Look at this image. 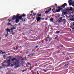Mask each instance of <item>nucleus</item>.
I'll return each instance as SVG.
<instances>
[{
	"label": "nucleus",
	"mask_w": 74,
	"mask_h": 74,
	"mask_svg": "<svg viewBox=\"0 0 74 74\" xmlns=\"http://www.w3.org/2000/svg\"><path fill=\"white\" fill-rule=\"evenodd\" d=\"M19 14H17L16 16H14L12 18V20H14L15 19H16V23H18V22H19V19H22V17L21 16H19Z\"/></svg>",
	"instance_id": "obj_1"
},
{
	"label": "nucleus",
	"mask_w": 74,
	"mask_h": 74,
	"mask_svg": "<svg viewBox=\"0 0 74 74\" xmlns=\"http://www.w3.org/2000/svg\"><path fill=\"white\" fill-rule=\"evenodd\" d=\"M11 60L12 62H14V60H15V61L14 62V64L15 66H16L17 64H19V63H20V62H19V60H18L17 59L15 58L12 59Z\"/></svg>",
	"instance_id": "obj_2"
},
{
	"label": "nucleus",
	"mask_w": 74,
	"mask_h": 74,
	"mask_svg": "<svg viewBox=\"0 0 74 74\" xmlns=\"http://www.w3.org/2000/svg\"><path fill=\"white\" fill-rule=\"evenodd\" d=\"M65 6H67V3H64L60 7V10H62L63 8H65Z\"/></svg>",
	"instance_id": "obj_3"
},
{
	"label": "nucleus",
	"mask_w": 74,
	"mask_h": 74,
	"mask_svg": "<svg viewBox=\"0 0 74 74\" xmlns=\"http://www.w3.org/2000/svg\"><path fill=\"white\" fill-rule=\"evenodd\" d=\"M70 2H72V3H71ZM68 3L69 4V5H73V4H74V2H73L71 0H69L68 1Z\"/></svg>",
	"instance_id": "obj_4"
},
{
	"label": "nucleus",
	"mask_w": 74,
	"mask_h": 74,
	"mask_svg": "<svg viewBox=\"0 0 74 74\" xmlns=\"http://www.w3.org/2000/svg\"><path fill=\"white\" fill-rule=\"evenodd\" d=\"M48 10H49L48 11H47L45 12V14H48V12H49L51 10H52V9L51 8H48Z\"/></svg>",
	"instance_id": "obj_5"
},
{
	"label": "nucleus",
	"mask_w": 74,
	"mask_h": 74,
	"mask_svg": "<svg viewBox=\"0 0 74 74\" xmlns=\"http://www.w3.org/2000/svg\"><path fill=\"white\" fill-rule=\"evenodd\" d=\"M2 64V66H0V69H1V68L2 69H4V68H5V65L4 64Z\"/></svg>",
	"instance_id": "obj_6"
},
{
	"label": "nucleus",
	"mask_w": 74,
	"mask_h": 74,
	"mask_svg": "<svg viewBox=\"0 0 74 74\" xmlns=\"http://www.w3.org/2000/svg\"><path fill=\"white\" fill-rule=\"evenodd\" d=\"M11 60H8L7 61V63L8 64V66H10V64H11Z\"/></svg>",
	"instance_id": "obj_7"
},
{
	"label": "nucleus",
	"mask_w": 74,
	"mask_h": 74,
	"mask_svg": "<svg viewBox=\"0 0 74 74\" xmlns=\"http://www.w3.org/2000/svg\"><path fill=\"white\" fill-rule=\"evenodd\" d=\"M69 11V9H64V10H63V12H68V11Z\"/></svg>",
	"instance_id": "obj_8"
},
{
	"label": "nucleus",
	"mask_w": 74,
	"mask_h": 74,
	"mask_svg": "<svg viewBox=\"0 0 74 74\" xmlns=\"http://www.w3.org/2000/svg\"><path fill=\"white\" fill-rule=\"evenodd\" d=\"M60 20L62 21V22H63L64 24L65 23V22H66V19L61 18L60 19Z\"/></svg>",
	"instance_id": "obj_9"
},
{
	"label": "nucleus",
	"mask_w": 74,
	"mask_h": 74,
	"mask_svg": "<svg viewBox=\"0 0 74 74\" xmlns=\"http://www.w3.org/2000/svg\"><path fill=\"white\" fill-rule=\"evenodd\" d=\"M21 20H22V21H23V22H25L26 21V18H23L20 19Z\"/></svg>",
	"instance_id": "obj_10"
},
{
	"label": "nucleus",
	"mask_w": 74,
	"mask_h": 74,
	"mask_svg": "<svg viewBox=\"0 0 74 74\" xmlns=\"http://www.w3.org/2000/svg\"><path fill=\"white\" fill-rule=\"evenodd\" d=\"M15 66V69H16V68H18L19 67H21V66H20V65L17 64V65H16Z\"/></svg>",
	"instance_id": "obj_11"
},
{
	"label": "nucleus",
	"mask_w": 74,
	"mask_h": 74,
	"mask_svg": "<svg viewBox=\"0 0 74 74\" xmlns=\"http://www.w3.org/2000/svg\"><path fill=\"white\" fill-rule=\"evenodd\" d=\"M60 7L59 8V9H58V10H56V12H60Z\"/></svg>",
	"instance_id": "obj_12"
},
{
	"label": "nucleus",
	"mask_w": 74,
	"mask_h": 74,
	"mask_svg": "<svg viewBox=\"0 0 74 74\" xmlns=\"http://www.w3.org/2000/svg\"><path fill=\"white\" fill-rule=\"evenodd\" d=\"M40 19H41V18L39 17H38L37 22H38V21H40Z\"/></svg>",
	"instance_id": "obj_13"
},
{
	"label": "nucleus",
	"mask_w": 74,
	"mask_h": 74,
	"mask_svg": "<svg viewBox=\"0 0 74 74\" xmlns=\"http://www.w3.org/2000/svg\"><path fill=\"white\" fill-rule=\"evenodd\" d=\"M25 16H26V14H23L21 16V17H25Z\"/></svg>",
	"instance_id": "obj_14"
},
{
	"label": "nucleus",
	"mask_w": 74,
	"mask_h": 74,
	"mask_svg": "<svg viewBox=\"0 0 74 74\" xmlns=\"http://www.w3.org/2000/svg\"><path fill=\"white\" fill-rule=\"evenodd\" d=\"M66 14H67L66 12H62V15H66Z\"/></svg>",
	"instance_id": "obj_15"
},
{
	"label": "nucleus",
	"mask_w": 74,
	"mask_h": 74,
	"mask_svg": "<svg viewBox=\"0 0 74 74\" xmlns=\"http://www.w3.org/2000/svg\"><path fill=\"white\" fill-rule=\"evenodd\" d=\"M50 22H53V18H51L50 19Z\"/></svg>",
	"instance_id": "obj_16"
},
{
	"label": "nucleus",
	"mask_w": 74,
	"mask_h": 74,
	"mask_svg": "<svg viewBox=\"0 0 74 74\" xmlns=\"http://www.w3.org/2000/svg\"><path fill=\"white\" fill-rule=\"evenodd\" d=\"M69 11H73V8L71 7H70V8L69 9Z\"/></svg>",
	"instance_id": "obj_17"
},
{
	"label": "nucleus",
	"mask_w": 74,
	"mask_h": 74,
	"mask_svg": "<svg viewBox=\"0 0 74 74\" xmlns=\"http://www.w3.org/2000/svg\"><path fill=\"white\" fill-rule=\"evenodd\" d=\"M6 31H8L9 33H10V29L7 28L6 29Z\"/></svg>",
	"instance_id": "obj_18"
},
{
	"label": "nucleus",
	"mask_w": 74,
	"mask_h": 74,
	"mask_svg": "<svg viewBox=\"0 0 74 74\" xmlns=\"http://www.w3.org/2000/svg\"><path fill=\"white\" fill-rule=\"evenodd\" d=\"M37 16H38V17H41V14H38Z\"/></svg>",
	"instance_id": "obj_19"
},
{
	"label": "nucleus",
	"mask_w": 74,
	"mask_h": 74,
	"mask_svg": "<svg viewBox=\"0 0 74 74\" xmlns=\"http://www.w3.org/2000/svg\"><path fill=\"white\" fill-rule=\"evenodd\" d=\"M27 70V69H26L23 70L22 71L23 73L24 72H25V71H26Z\"/></svg>",
	"instance_id": "obj_20"
},
{
	"label": "nucleus",
	"mask_w": 74,
	"mask_h": 74,
	"mask_svg": "<svg viewBox=\"0 0 74 74\" xmlns=\"http://www.w3.org/2000/svg\"><path fill=\"white\" fill-rule=\"evenodd\" d=\"M74 18H73L72 19H70V21H74Z\"/></svg>",
	"instance_id": "obj_21"
},
{
	"label": "nucleus",
	"mask_w": 74,
	"mask_h": 74,
	"mask_svg": "<svg viewBox=\"0 0 74 74\" xmlns=\"http://www.w3.org/2000/svg\"><path fill=\"white\" fill-rule=\"evenodd\" d=\"M58 23H62V20L60 21L59 20V21H58Z\"/></svg>",
	"instance_id": "obj_22"
},
{
	"label": "nucleus",
	"mask_w": 74,
	"mask_h": 74,
	"mask_svg": "<svg viewBox=\"0 0 74 74\" xmlns=\"http://www.w3.org/2000/svg\"><path fill=\"white\" fill-rule=\"evenodd\" d=\"M27 64H28V66H29V65H30V66H32V64H30L29 62H27Z\"/></svg>",
	"instance_id": "obj_23"
},
{
	"label": "nucleus",
	"mask_w": 74,
	"mask_h": 74,
	"mask_svg": "<svg viewBox=\"0 0 74 74\" xmlns=\"http://www.w3.org/2000/svg\"><path fill=\"white\" fill-rule=\"evenodd\" d=\"M1 52H2V54L3 55V54H4V53H5V52H3L2 51H1Z\"/></svg>",
	"instance_id": "obj_24"
},
{
	"label": "nucleus",
	"mask_w": 74,
	"mask_h": 74,
	"mask_svg": "<svg viewBox=\"0 0 74 74\" xmlns=\"http://www.w3.org/2000/svg\"><path fill=\"white\" fill-rule=\"evenodd\" d=\"M8 25H11V23H8Z\"/></svg>",
	"instance_id": "obj_25"
},
{
	"label": "nucleus",
	"mask_w": 74,
	"mask_h": 74,
	"mask_svg": "<svg viewBox=\"0 0 74 74\" xmlns=\"http://www.w3.org/2000/svg\"><path fill=\"white\" fill-rule=\"evenodd\" d=\"M56 33H60V32L59 31H57L56 32Z\"/></svg>",
	"instance_id": "obj_26"
},
{
	"label": "nucleus",
	"mask_w": 74,
	"mask_h": 74,
	"mask_svg": "<svg viewBox=\"0 0 74 74\" xmlns=\"http://www.w3.org/2000/svg\"><path fill=\"white\" fill-rule=\"evenodd\" d=\"M34 11L32 10L31 11V14H33V13Z\"/></svg>",
	"instance_id": "obj_27"
},
{
	"label": "nucleus",
	"mask_w": 74,
	"mask_h": 74,
	"mask_svg": "<svg viewBox=\"0 0 74 74\" xmlns=\"http://www.w3.org/2000/svg\"><path fill=\"white\" fill-rule=\"evenodd\" d=\"M18 49V47H16V50H17V49Z\"/></svg>",
	"instance_id": "obj_28"
},
{
	"label": "nucleus",
	"mask_w": 74,
	"mask_h": 74,
	"mask_svg": "<svg viewBox=\"0 0 74 74\" xmlns=\"http://www.w3.org/2000/svg\"><path fill=\"white\" fill-rule=\"evenodd\" d=\"M38 71H38L37 74H40V73H38Z\"/></svg>",
	"instance_id": "obj_29"
},
{
	"label": "nucleus",
	"mask_w": 74,
	"mask_h": 74,
	"mask_svg": "<svg viewBox=\"0 0 74 74\" xmlns=\"http://www.w3.org/2000/svg\"><path fill=\"white\" fill-rule=\"evenodd\" d=\"M13 28H11L10 29L11 30H13Z\"/></svg>",
	"instance_id": "obj_30"
},
{
	"label": "nucleus",
	"mask_w": 74,
	"mask_h": 74,
	"mask_svg": "<svg viewBox=\"0 0 74 74\" xmlns=\"http://www.w3.org/2000/svg\"><path fill=\"white\" fill-rule=\"evenodd\" d=\"M38 65H37V64H36L35 65V66H38Z\"/></svg>",
	"instance_id": "obj_31"
},
{
	"label": "nucleus",
	"mask_w": 74,
	"mask_h": 74,
	"mask_svg": "<svg viewBox=\"0 0 74 74\" xmlns=\"http://www.w3.org/2000/svg\"><path fill=\"white\" fill-rule=\"evenodd\" d=\"M13 30H14V29H16V27H14L13 28Z\"/></svg>",
	"instance_id": "obj_32"
},
{
	"label": "nucleus",
	"mask_w": 74,
	"mask_h": 74,
	"mask_svg": "<svg viewBox=\"0 0 74 74\" xmlns=\"http://www.w3.org/2000/svg\"><path fill=\"white\" fill-rule=\"evenodd\" d=\"M55 6H56V7H57V4H55Z\"/></svg>",
	"instance_id": "obj_33"
},
{
	"label": "nucleus",
	"mask_w": 74,
	"mask_h": 74,
	"mask_svg": "<svg viewBox=\"0 0 74 74\" xmlns=\"http://www.w3.org/2000/svg\"><path fill=\"white\" fill-rule=\"evenodd\" d=\"M38 46H36V48H38Z\"/></svg>",
	"instance_id": "obj_34"
},
{
	"label": "nucleus",
	"mask_w": 74,
	"mask_h": 74,
	"mask_svg": "<svg viewBox=\"0 0 74 74\" xmlns=\"http://www.w3.org/2000/svg\"><path fill=\"white\" fill-rule=\"evenodd\" d=\"M58 38L57 37H56L55 38H54V39H57Z\"/></svg>",
	"instance_id": "obj_35"
},
{
	"label": "nucleus",
	"mask_w": 74,
	"mask_h": 74,
	"mask_svg": "<svg viewBox=\"0 0 74 74\" xmlns=\"http://www.w3.org/2000/svg\"><path fill=\"white\" fill-rule=\"evenodd\" d=\"M9 21H8V22H10L11 21L10 20V19H8Z\"/></svg>",
	"instance_id": "obj_36"
},
{
	"label": "nucleus",
	"mask_w": 74,
	"mask_h": 74,
	"mask_svg": "<svg viewBox=\"0 0 74 74\" xmlns=\"http://www.w3.org/2000/svg\"><path fill=\"white\" fill-rule=\"evenodd\" d=\"M52 11H53V10H55V8H54L52 10Z\"/></svg>",
	"instance_id": "obj_37"
},
{
	"label": "nucleus",
	"mask_w": 74,
	"mask_h": 74,
	"mask_svg": "<svg viewBox=\"0 0 74 74\" xmlns=\"http://www.w3.org/2000/svg\"><path fill=\"white\" fill-rule=\"evenodd\" d=\"M67 65H68V64H65V66H67Z\"/></svg>",
	"instance_id": "obj_38"
},
{
	"label": "nucleus",
	"mask_w": 74,
	"mask_h": 74,
	"mask_svg": "<svg viewBox=\"0 0 74 74\" xmlns=\"http://www.w3.org/2000/svg\"><path fill=\"white\" fill-rule=\"evenodd\" d=\"M53 7V5L51 6V7Z\"/></svg>",
	"instance_id": "obj_39"
},
{
	"label": "nucleus",
	"mask_w": 74,
	"mask_h": 74,
	"mask_svg": "<svg viewBox=\"0 0 74 74\" xmlns=\"http://www.w3.org/2000/svg\"><path fill=\"white\" fill-rule=\"evenodd\" d=\"M21 25V23H19V24H18V25Z\"/></svg>",
	"instance_id": "obj_40"
},
{
	"label": "nucleus",
	"mask_w": 74,
	"mask_h": 74,
	"mask_svg": "<svg viewBox=\"0 0 74 74\" xmlns=\"http://www.w3.org/2000/svg\"><path fill=\"white\" fill-rule=\"evenodd\" d=\"M32 14H31L30 15V16H32Z\"/></svg>",
	"instance_id": "obj_41"
},
{
	"label": "nucleus",
	"mask_w": 74,
	"mask_h": 74,
	"mask_svg": "<svg viewBox=\"0 0 74 74\" xmlns=\"http://www.w3.org/2000/svg\"><path fill=\"white\" fill-rule=\"evenodd\" d=\"M31 72H32V73H33V71H32Z\"/></svg>",
	"instance_id": "obj_42"
},
{
	"label": "nucleus",
	"mask_w": 74,
	"mask_h": 74,
	"mask_svg": "<svg viewBox=\"0 0 74 74\" xmlns=\"http://www.w3.org/2000/svg\"><path fill=\"white\" fill-rule=\"evenodd\" d=\"M72 29L74 30V27L72 28Z\"/></svg>",
	"instance_id": "obj_43"
},
{
	"label": "nucleus",
	"mask_w": 74,
	"mask_h": 74,
	"mask_svg": "<svg viewBox=\"0 0 74 74\" xmlns=\"http://www.w3.org/2000/svg\"><path fill=\"white\" fill-rule=\"evenodd\" d=\"M31 55H28V56H30Z\"/></svg>",
	"instance_id": "obj_44"
},
{
	"label": "nucleus",
	"mask_w": 74,
	"mask_h": 74,
	"mask_svg": "<svg viewBox=\"0 0 74 74\" xmlns=\"http://www.w3.org/2000/svg\"><path fill=\"white\" fill-rule=\"evenodd\" d=\"M10 59H11V56H10Z\"/></svg>",
	"instance_id": "obj_45"
},
{
	"label": "nucleus",
	"mask_w": 74,
	"mask_h": 74,
	"mask_svg": "<svg viewBox=\"0 0 74 74\" xmlns=\"http://www.w3.org/2000/svg\"><path fill=\"white\" fill-rule=\"evenodd\" d=\"M47 38H49V37H47Z\"/></svg>",
	"instance_id": "obj_46"
},
{
	"label": "nucleus",
	"mask_w": 74,
	"mask_h": 74,
	"mask_svg": "<svg viewBox=\"0 0 74 74\" xmlns=\"http://www.w3.org/2000/svg\"><path fill=\"white\" fill-rule=\"evenodd\" d=\"M56 36L57 37H58V35H56Z\"/></svg>",
	"instance_id": "obj_47"
},
{
	"label": "nucleus",
	"mask_w": 74,
	"mask_h": 74,
	"mask_svg": "<svg viewBox=\"0 0 74 74\" xmlns=\"http://www.w3.org/2000/svg\"><path fill=\"white\" fill-rule=\"evenodd\" d=\"M63 46H62L61 47L62 48H63Z\"/></svg>",
	"instance_id": "obj_48"
},
{
	"label": "nucleus",
	"mask_w": 74,
	"mask_h": 74,
	"mask_svg": "<svg viewBox=\"0 0 74 74\" xmlns=\"http://www.w3.org/2000/svg\"><path fill=\"white\" fill-rule=\"evenodd\" d=\"M73 17H74V16H72V18H73Z\"/></svg>",
	"instance_id": "obj_49"
},
{
	"label": "nucleus",
	"mask_w": 74,
	"mask_h": 74,
	"mask_svg": "<svg viewBox=\"0 0 74 74\" xmlns=\"http://www.w3.org/2000/svg\"><path fill=\"white\" fill-rule=\"evenodd\" d=\"M7 34H8V32H7Z\"/></svg>",
	"instance_id": "obj_50"
},
{
	"label": "nucleus",
	"mask_w": 74,
	"mask_h": 74,
	"mask_svg": "<svg viewBox=\"0 0 74 74\" xmlns=\"http://www.w3.org/2000/svg\"><path fill=\"white\" fill-rule=\"evenodd\" d=\"M72 6H73V7H74V5H72Z\"/></svg>",
	"instance_id": "obj_51"
},
{
	"label": "nucleus",
	"mask_w": 74,
	"mask_h": 74,
	"mask_svg": "<svg viewBox=\"0 0 74 74\" xmlns=\"http://www.w3.org/2000/svg\"><path fill=\"white\" fill-rule=\"evenodd\" d=\"M23 60V59H22V60Z\"/></svg>",
	"instance_id": "obj_52"
},
{
	"label": "nucleus",
	"mask_w": 74,
	"mask_h": 74,
	"mask_svg": "<svg viewBox=\"0 0 74 74\" xmlns=\"http://www.w3.org/2000/svg\"><path fill=\"white\" fill-rule=\"evenodd\" d=\"M36 15V14H34V15Z\"/></svg>",
	"instance_id": "obj_53"
},
{
	"label": "nucleus",
	"mask_w": 74,
	"mask_h": 74,
	"mask_svg": "<svg viewBox=\"0 0 74 74\" xmlns=\"http://www.w3.org/2000/svg\"><path fill=\"white\" fill-rule=\"evenodd\" d=\"M3 56H4H4H5V55H4Z\"/></svg>",
	"instance_id": "obj_54"
},
{
	"label": "nucleus",
	"mask_w": 74,
	"mask_h": 74,
	"mask_svg": "<svg viewBox=\"0 0 74 74\" xmlns=\"http://www.w3.org/2000/svg\"><path fill=\"white\" fill-rule=\"evenodd\" d=\"M47 36L48 37H49V35H48Z\"/></svg>",
	"instance_id": "obj_55"
},
{
	"label": "nucleus",
	"mask_w": 74,
	"mask_h": 74,
	"mask_svg": "<svg viewBox=\"0 0 74 74\" xmlns=\"http://www.w3.org/2000/svg\"><path fill=\"white\" fill-rule=\"evenodd\" d=\"M1 37H0V40H1Z\"/></svg>",
	"instance_id": "obj_56"
},
{
	"label": "nucleus",
	"mask_w": 74,
	"mask_h": 74,
	"mask_svg": "<svg viewBox=\"0 0 74 74\" xmlns=\"http://www.w3.org/2000/svg\"><path fill=\"white\" fill-rule=\"evenodd\" d=\"M10 26H12V25H10Z\"/></svg>",
	"instance_id": "obj_57"
},
{
	"label": "nucleus",
	"mask_w": 74,
	"mask_h": 74,
	"mask_svg": "<svg viewBox=\"0 0 74 74\" xmlns=\"http://www.w3.org/2000/svg\"><path fill=\"white\" fill-rule=\"evenodd\" d=\"M34 10H36V8H35V9H34Z\"/></svg>",
	"instance_id": "obj_58"
},
{
	"label": "nucleus",
	"mask_w": 74,
	"mask_h": 74,
	"mask_svg": "<svg viewBox=\"0 0 74 74\" xmlns=\"http://www.w3.org/2000/svg\"><path fill=\"white\" fill-rule=\"evenodd\" d=\"M73 32H74V30H73Z\"/></svg>",
	"instance_id": "obj_59"
},
{
	"label": "nucleus",
	"mask_w": 74,
	"mask_h": 74,
	"mask_svg": "<svg viewBox=\"0 0 74 74\" xmlns=\"http://www.w3.org/2000/svg\"><path fill=\"white\" fill-rule=\"evenodd\" d=\"M71 29L70 30V31H71Z\"/></svg>",
	"instance_id": "obj_60"
},
{
	"label": "nucleus",
	"mask_w": 74,
	"mask_h": 74,
	"mask_svg": "<svg viewBox=\"0 0 74 74\" xmlns=\"http://www.w3.org/2000/svg\"><path fill=\"white\" fill-rule=\"evenodd\" d=\"M31 31H32V30H31Z\"/></svg>",
	"instance_id": "obj_61"
},
{
	"label": "nucleus",
	"mask_w": 74,
	"mask_h": 74,
	"mask_svg": "<svg viewBox=\"0 0 74 74\" xmlns=\"http://www.w3.org/2000/svg\"><path fill=\"white\" fill-rule=\"evenodd\" d=\"M21 22H22V21H21Z\"/></svg>",
	"instance_id": "obj_62"
},
{
	"label": "nucleus",
	"mask_w": 74,
	"mask_h": 74,
	"mask_svg": "<svg viewBox=\"0 0 74 74\" xmlns=\"http://www.w3.org/2000/svg\"><path fill=\"white\" fill-rule=\"evenodd\" d=\"M34 73H36V72H34Z\"/></svg>",
	"instance_id": "obj_63"
},
{
	"label": "nucleus",
	"mask_w": 74,
	"mask_h": 74,
	"mask_svg": "<svg viewBox=\"0 0 74 74\" xmlns=\"http://www.w3.org/2000/svg\"><path fill=\"white\" fill-rule=\"evenodd\" d=\"M12 65H13V64H12Z\"/></svg>",
	"instance_id": "obj_64"
}]
</instances>
